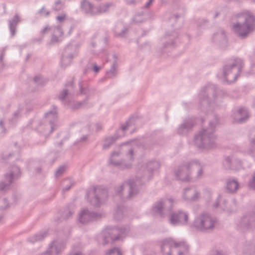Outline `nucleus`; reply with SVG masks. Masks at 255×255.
Wrapping results in <instances>:
<instances>
[{
  "label": "nucleus",
  "instance_id": "nucleus-53",
  "mask_svg": "<svg viewBox=\"0 0 255 255\" xmlns=\"http://www.w3.org/2000/svg\"><path fill=\"white\" fill-rule=\"evenodd\" d=\"M33 82L38 85H42L43 83V80L40 76H36L33 79Z\"/></svg>",
  "mask_w": 255,
  "mask_h": 255
},
{
  "label": "nucleus",
  "instance_id": "nucleus-41",
  "mask_svg": "<svg viewBox=\"0 0 255 255\" xmlns=\"http://www.w3.org/2000/svg\"><path fill=\"white\" fill-rule=\"evenodd\" d=\"M128 180H128L127 181H126V182H125V184H127L128 186H129V185H128V184L127 183V182H128ZM124 186H125V183H123V184H122L120 185V186H117V187H116L115 188V194H116V195H119L120 196H121V194H122V192H123V190H124ZM128 187H129V186H128ZM129 189H128V194H129ZM134 197H135V196H134ZM127 198L128 199H130V198H128V196H127Z\"/></svg>",
  "mask_w": 255,
  "mask_h": 255
},
{
  "label": "nucleus",
  "instance_id": "nucleus-2",
  "mask_svg": "<svg viewBox=\"0 0 255 255\" xmlns=\"http://www.w3.org/2000/svg\"><path fill=\"white\" fill-rule=\"evenodd\" d=\"M214 119L209 122V127L202 129L194 137L195 144L199 148L212 149L217 145V136L215 133L216 126L219 124L217 115H213Z\"/></svg>",
  "mask_w": 255,
  "mask_h": 255
},
{
  "label": "nucleus",
  "instance_id": "nucleus-51",
  "mask_svg": "<svg viewBox=\"0 0 255 255\" xmlns=\"http://www.w3.org/2000/svg\"><path fill=\"white\" fill-rule=\"evenodd\" d=\"M21 109H18L16 111L14 112L12 115V117L11 118L10 121L12 123H14L16 122V120L18 119L20 117V113L21 112Z\"/></svg>",
  "mask_w": 255,
  "mask_h": 255
},
{
  "label": "nucleus",
  "instance_id": "nucleus-60",
  "mask_svg": "<svg viewBox=\"0 0 255 255\" xmlns=\"http://www.w3.org/2000/svg\"><path fill=\"white\" fill-rule=\"evenodd\" d=\"M13 155V153H8V154H4L2 156V158L4 159V160H6V159H9V157L12 156Z\"/></svg>",
  "mask_w": 255,
  "mask_h": 255
},
{
  "label": "nucleus",
  "instance_id": "nucleus-43",
  "mask_svg": "<svg viewBox=\"0 0 255 255\" xmlns=\"http://www.w3.org/2000/svg\"><path fill=\"white\" fill-rule=\"evenodd\" d=\"M52 29L51 26H46L40 31V34L42 35L41 37L38 39H35L34 40L35 41L41 42L42 40L43 35L48 32L51 31V29Z\"/></svg>",
  "mask_w": 255,
  "mask_h": 255
},
{
  "label": "nucleus",
  "instance_id": "nucleus-50",
  "mask_svg": "<svg viewBox=\"0 0 255 255\" xmlns=\"http://www.w3.org/2000/svg\"><path fill=\"white\" fill-rule=\"evenodd\" d=\"M9 207L7 200L5 198L0 199V210H2Z\"/></svg>",
  "mask_w": 255,
  "mask_h": 255
},
{
  "label": "nucleus",
  "instance_id": "nucleus-7",
  "mask_svg": "<svg viewBox=\"0 0 255 255\" xmlns=\"http://www.w3.org/2000/svg\"><path fill=\"white\" fill-rule=\"evenodd\" d=\"M161 251L165 255H183L188 251V246L184 242L176 243L171 238L161 242Z\"/></svg>",
  "mask_w": 255,
  "mask_h": 255
},
{
  "label": "nucleus",
  "instance_id": "nucleus-62",
  "mask_svg": "<svg viewBox=\"0 0 255 255\" xmlns=\"http://www.w3.org/2000/svg\"><path fill=\"white\" fill-rule=\"evenodd\" d=\"M69 255H84L81 252H71Z\"/></svg>",
  "mask_w": 255,
  "mask_h": 255
},
{
  "label": "nucleus",
  "instance_id": "nucleus-16",
  "mask_svg": "<svg viewBox=\"0 0 255 255\" xmlns=\"http://www.w3.org/2000/svg\"><path fill=\"white\" fill-rule=\"evenodd\" d=\"M20 174V169L18 166H12L9 170V172L5 174V179L8 183H5L4 182H1L0 183V190L4 191L8 189L10 184L13 182V180L18 177Z\"/></svg>",
  "mask_w": 255,
  "mask_h": 255
},
{
  "label": "nucleus",
  "instance_id": "nucleus-40",
  "mask_svg": "<svg viewBox=\"0 0 255 255\" xmlns=\"http://www.w3.org/2000/svg\"><path fill=\"white\" fill-rule=\"evenodd\" d=\"M124 207L118 205L117 209L114 213V218L117 220H120L123 218Z\"/></svg>",
  "mask_w": 255,
  "mask_h": 255
},
{
  "label": "nucleus",
  "instance_id": "nucleus-52",
  "mask_svg": "<svg viewBox=\"0 0 255 255\" xmlns=\"http://www.w3.org/2000/svg\"><path fill=\"white\" fill-rule=\"evenodd\" d=\"M6 132V129L3 126V121L2 119L0 120V137L4 136Z\"/></svg>",
  "mask_w": 255,
  "mask_h": 255
},
{
  "label": "nucleus",
  "instance_id": "nucleus-30",
  "mask_svg": "<svg viewBox=\"0 0 255 255\" xmlns=\"http://www.w3.org/2000/svg\"><path fill=\"white\" fill-rule=\"evenodd\" d=\"M52 28L51 31L53 32L51 39V43H55L59 41V37L62 36L63 32L61 27L60 26H51Z\"/></svg>",
  "mask_w": 255,
  "mask_h": 255
},
{
  "label": "nucleus",
  "instance_id": "nucleus-17",
  "mask_svg": "<svg viewBox=\"0 0 255 255\" xmlns=\"http://www.w3.org/2000/svg\"><path fill=\"white\" fill-rule=\"evenodd\" d=\"M65 248V243L63 240H54L51 243L45 252L38 255H58L62 253Z\"/></svg>",
  "mask_w": 255,
  "mask_h": 255
},
{
  "label": "nucleus",
  "instance_id": "nucleus-11",
  "mask_svg": "<svg viewBox=\"0 0 255 255\" xmlns=\"http://www.w3.org/2000/svg\"><path fill=\"white\" fill-rule=\"evenodd\" d=\"M173 207V200L171 199H161L155 203L152 211L155 215L164 217L170 213Z\"/></svg>",
  "mask_w": 255,
  "mask_h": 255
},
{
  "label": "nucleus",
  "instance_id": "nucleus-34",
  "mask_svg": "<svg viewBox=\"0 0 255 255\" xmlns=\"http://www.w3.org/2000/svg\"><path fill=\"white\" fill-rule=\"evenodd\" d=\"M118 138V136L116 135L106 137L104 140L103 144V149L106 150L109 148V147L114 143Z\"/></svg>",
  "mask_w": 255,
  "mask_h": 255
},
{
  "label": "nucleus",
  "instance_id": "nucleus-36",
  "mask_svg": "<svg viewBox=\"0 0 255 255\" xmlns=\"http://www.w3.org/2000/svg\"><path fill=\"white\" fill-rule=\"evenodd\" d=\"M198 169L196 178L198 179L201 178L203 174V166L198 162V161H193L192 162V168Z\"/></svg>",
  "mask_w": 255,
  "mask_h": 255
},
{
  "label": "nucleus",
  "instance_id": "nucleus-12",
  "mask_svg": "<svg viewBox=\"0 0 255 255\" xmlns=\"http://www.w3.org/2000/svg\"><path fill=\"white\" fill-rule=\"evenodd\" d=\"M178 36V33L175 31L166 32L160 40L161 52H168L174 48L176 44Z\"/></svg>",
  "mask_w": 255,
  "mask_h": 255
},
{
  "label": "nucleus",
  "instance_id": "nucleus-35",
  "mask_svg": "<svg viewBox=\"0 0 255 255\" xmlns=\"http://www.w3.org/2000/svg\"><path fill=\"white\" fill-rule=\"evenodd\" d=\"M74 184V182L71 178H67L65 179L61 183L62 191L65 192L68 191Z\"/></svg>",
  "mask_w": 255,
  "mask_h": 255
},
{
  "label": "nucleus",
  "instance_id": "nucleus-38",
  "mask_svg": "<svg viewBox=\"0 0 255 255\" xmlns=\"http://www.w3.org/2000/svg\"><path fill=\"white\" fill-rule=\"evenodd\" d=\"M74 213V208L73 207H68L64 209L62 214V217L64 219H68L73 215Z\"/></svg>",
  "mask_w": 255,
  "mask_h": 255
},
{
  "label": "nucleus",
  "instance_id": "nucleus-9",
  "mask_svg": "<svg viewBox=\"0 0 255 255\" xmlns=\"http://www.w3.org/2000/svg\"><path fill=\"white\" fill-rule=\"evenodd\" d=\"M120 154V152L113 151L111 153V157L109 159L110 163L121 170L130 168L132 166L131 163L134 160V151L133 148H130L126 154V156L128 158V161H127L125 159H122L120 161H117L115 157L116 156H119Z\"/></svg>",
  "mask_w": 255,
  "mask_h": 255
},
{
  "label": "nucleus",
  "instance_id": "nucleus-48",
  "mask_svg": "<svg viewBox=\"0 0 255 255\" xmlns=\"http://www.w3.org/2000/svg\"><path fill=\"white\" fill-rule=\"evenodd\" d=\"M63 3L61 0H56L55 2V5L53 7V9L55 11H59L63 8Z\"/></svg>",
  "mask_w": 255,
  "mask_h": 255
},
{
  "label": "nucleus",
  "instance_id": "nucleus-61",
  "mask_svg": "<svg viewBox=\"0 0 255 255\" xmlns=\"http://www.w3.org/2000/svg\"><path fill=\"white\" fill-rule=\"evenodd\" d=\"M96 130L97 131H100L102 129V126L100 124H96L95 125Z\"/></svg>",
  "mask_w": 255,
  "mask_h": 255
},
{
  "label": "nucleus",
  "instance_id": "nucleus-58",
  "mask_svg": "<svg viewBox=\"0 0 255 255\" xmlns=\"http://www.w3.org/2000/svg\"><path fill=\"white\" fill-rule=\"evenodd\" d=\"M127 4L130 5H135L137 2L136 0H125Z\"/></svg>",
  "mask_w": 255,
  "mask_h": 255
},
{
  "label": "nucleus",
  "instance_id": "nucleus-23",
  "mask_svg": "<svg viewBox=\"0 0 255 255\" xmlns=\"http://www.w3.org/2000/svg\"><path fill=\"white\" fill-rule=\"evenodd\" d=\"M224 165L227 169L238 170L242 167V161L234 156H229L225 158Z\"/></svg>",
  "mask_w": 255,
  "mask_h": 255
},
{
  "label": "nucleus",
  "instance_id": "nucleus-1",
  "mask_svg": "<svg viewBox=\"0 0 255 255\" xmlns=\"http://www.w3.org/2000/svg\"><path fill=\"white\" fill-rule=\"evenodd\" d=\"M160 166V163L157 161H150L145 165H142L137 171L135 179H129L127 183L129 186L128 198L135 196L139 192L137 187L148 182L153 177V171L157 170Z\"/></svg>",
  "mask_w": 255,
  "mask_h": 255
},
{
  "label": "nucleus",
  "instance_id": "nucleus-57",
  "mask_svg": "<svg viewBox=\"0 0 255 255\" xmlns=\"http://www.w3.org/2000/svg\"><path fill=\"white\" fill-rule=\"evenodd\" d=\"M210 255H226L223 252L218 250L212 251Z\"/></svg>",
  "mask_w": 255,
  "mask_h": 255
},
{
  "label": "nucleus",
  "instance_id": "nucleus-31",
  "mask_svg": "<svg viewBox=\"0 0 255 255\" xmlns=\"http://www.w3.org/2000/svg\"><path fill=\"white\" fill-rule=\"evenodd\" d=\"M128 28L124 27L122 24H119L116 26L114 32L115 36L117 37H125L128 33Z\"/></svg>",
  "mask_w": 255,
  "mask_h": 255
},
{
  "label": "nucleus",
  "instance_id": "nucleus-63",
  "mask_svg": "<svg viewBox=\"0 0 255 255\" xmlns=\"http://www.w3.org/2000/svg\"><path fill=\"white\" fill-rule=\"evenodd\" d=\"M88 137V135H85L81 138L80 141H81V142L85 141L87 140Z\"/></svg>",
  "mask_w": 255,
  "mask_h": 255
},
{
  "label": "nucleus",
  "instance_id": "nucleus-32",
  "mask_svg": "<svg viewBox=\"0 0 255 255\" xmlns=\"http://www.w3.org/2000/svg\"><path fill=\"white\" fill-rule=\"evenodd\" d=\"M20 21V18L17 14L13 16L12 19L8 20L9 28L12 36L15 35L16 27Z\"/></svg>",
  "mask_w": 255,
  "mask_h": 255
},
{
  "label": "nucleus",
  "instance_id": "nucleus-28",
  "mask_svg": "<svg viewBox=\"0 0 255 255\" xmlns=\"http://www.w3.org/2000/svg\"><path fill=\"white\" fill-rule=\"evenodd\" d=\"M239 188V183L236 178H228L226 180V189L228 192L234 193Z\"/></svg>",
  "mask_w": 255,
  "mask_h": 255
},
{
  "label": "nucleus",
  "instance_id": "nucleus-45",
  "mask_svg": "<svg viewBox=\"0 0 255 255\" xmlns=\"http://www.w3.org/2000/svg\"><path fill=\"white\" fill-rule=\"evenodd\" d=\"M106 255H122V254L119 248H114L110 250L106 253Z\"/></svg>",
  "mask_w": 255,
  "mask_h": 255
},
{
  "label": "nucleus",
  "instance_id": "nucleus-37",
  "mask_svg": "<svg viewBox=\"0 0 255 255\" xmlns=\"http://www.w3.org/2000/svg\"><path fill=\"white\" fill-rule=\"evenodd\" d=\"M146 18L145 13L143 12H140L134 15L132 19V21L135 24H138L144 21Z\"/></svg>",
  "mask_w": 255,
  "mask_h": 255
},
{
  "label": "nucleus",
  "instance_id": "nucleus-21",
  "mask_svg": "<svg viewBox=\"0 0 255 255\" xmlns=\"http://www.w3.org/2000/svg\"><path fill=\"white\" fill-rule=\"evenodd\" d=\"M44 118L50 126V132L51 133L54 130L55 123L58 119L57 107L53 105L51 108L45 114Z\"/></svg>",
  "mask_w": 255,
  "mask_h": 255
},
{
  "label": "nucleus",
  "instance_id": "nucleus-33",
  "mask_svg": "<svg viewBox=\"0 0 255 255\" xmlns=\"http://www.w3.org/2000/svg\"><path fill=\"white\" fill-rule=\"evenodd\" d=\"M47 235L46 231L40 232L34 235L27 238V242L30 243H34L36 242L42 241Z\"/></svg>",
  "mask_w": 255,
  "mask_h": 255
},
{
  "label": "nucleus",
  "instance_id": "nucleus-20",
  "mask_svg": "<svg viewBox=\"0 0 255 255\" xmlns=\"http://www.w3.org/2000/svg\"><path fill=\"white\" fill-rule=\"evenodd\" d=\"M188 215L182 211H178L171 213L169 218V223L172 225L178 224H185L188 222Z\"/></svg>",
  "mask_w": 255,
  "mask_h": 255
},
{
  "label": "nucleus",
  "instance_id": "nucleus-29",
  "mask_svg": "<svg viewBox=\"0 0 255 255\" xmlns=\"http://www.w3.org/2000/svg\"><path fill=\"white\" fill-rule=\"evenodd\" d=\"M81 8L82 10L87 13L91 15L97 14V7H94L93 5L87 0H83L81 2Z\"/></svg>",
  "mask_w": 255,
  "mask_h": 255
},
{
  "label": "nucleus",
  "instance_id": "nucleus-5",
  "mask_svg": "<svg viewBox=\"0 0 255 255\" xmlns=\"http://www.w3.org/2000/svg\"><path fill=\"white\" fill-rule=\"evenodd\" d=\"M217 89L214 85H208L201 89L198 94V107L204 112L212 110L217 104Z\"/></svg>",
  "mask_w": 255,
  "mask_h": 255
},
{
  "label": "nucleus",
  "instance_id": "nucleus-46",
  "mask_svg": "<svg viewBox=\"0 0 255 255\" xmlns=\"http://www.w3.org/2000/svg\"><path fill=\"white\" fill-rule=\"evenodd\" d=\"M66 170V166L64 165L60 166L55 171V176L56 177L61 176Z\"/></svg>",
  "mask_w": 255,
  "mask_h": 255
},
{
  "label": "nucleus",
  "instance_id": "nucleus-55",
  "mask_svg": "<svg viewBox=\"0 0 255 255\" xmlns=\"http://www.w3.org/2000/svg\"><path fill=\"white\" fill-rule=\"evenodd\" d=\"M181 16V14H174L170 17L169 20L171 22L176 21L177 19Z\"/></svg>",
  "mask_w": 255,
  "mask_h": 255
},
{
  "label": "nucleus",
  "instance_id": "nucleus-3",
  "mask_svg": "<svg viewBox=\"0 0 255 255\" xmlns=\"http://www.w3.org/2000/svg\"><path fill=\"white\" fill-rule=\"evenodd\" d=\"M79 85L80 93L87 96L86 99L84 100L73 103H71L73 97V85L72 82L66 84V88L59 93L58 97V99L64 105L67 106L73 110L86 107L87 104L88 97L91 93V90L88 87H85L84 84L80 82Z\"/></svg>",
  "mask_w": 255,
  "mask_h": 255
},
{
  "label": "nucleus",
  "instance_id": "nucleus-26",
  "mask_svg": "<svg viewBox=\"0 0 255 255\" xmlns=\"http://www.w3.org/2000/svg\"><path fill=\"white\" fill-rule=\"evenodd\" d=\"M199 195V192L195 188L188 187L184 190L183 198L187 201H194L197 199Z\"/></svg>",
  "mask_w": 255,
  "mask_h": 255
},
{
  "label": "nucleus",
  "instance_id": "nucleus-22",
  "mask_svg": "<svg viewBox=\"0 0 255 255\" xmlns=\"http://www.w3.org/2000/svg\"><path fill=\"white\" fill-rule=\"evenodd\" d=\"M232 117L234 122L242 124L249 119V114L247 109L241 108L237 111L233 112Z\"/></svg>",
  "mask_w": 255,
  "mask_h": 255
},
{
  "label": "nucleus",
  "instance_id": "nucleus-47",
  "mask_svg": "<svg viewBox=\"0 0 255 255\" xmlns=\"http://www.w3.org/2000/svg\"><path fill=\"white\" fill-rule=\"evenodd\" d=\"M37 14L42 16H48L50 14V11L49 10H46L45 6H43L40 9H39L38 12Z\"/></svg>",
  "mask_w": 255,
  "mask_h": 255
},
{
  "label": "nucleus",
  "instance_id": "nucleus-64",
  "mask_svg": "<svg viewBox=\"0 0 255 255\" xmlns=\"http://www.w3.org/2000/svg\"><path fill=\"white\" fill-rule=\"evenodd\" d=\"M128 127H129V124H128V122H127L125 125H123L122 127V129L124 131L126 130L128 128Z\"/></svg>",
  "mask_w": 255,
  "mask_h": 255
},
{
  "label": "nucleus",
  "instance_id": "nucleus-6",
  "mask_svg": "<svg viewBox=\"0 0 255 255\" xmlns=\"http://www.w3.org/2000/svg\"><path fill=\"white\" fill-rule=\"evenodd\" d=\"M218 225V220L207 212H203L197 216L192 227L197 231L204 233L213 232Z\"/></svg>",
  "mask_w": 255,
  "mask_h": 255
},
{
  "label": "nucleus",
  "instance_id": "nucleus-56",
  "mask_svg": "<svg viewBox=\"0 0 255 255\" xmlns=\"http://www.w3.org/2000/svg\"><path fill=\"white\" fill-rule=\"evenodd\" d=\"M57 20L59 22H62L66 18V15H58L56 17Z\"/></svg>",
  "mask_w": 255,
  "mask_h": 255
},
{
  "label": "nucleus",
  "instance_id": "nucleus-54",
  "mask_svg": "<svg viewBox=\"0 0 255 255\" xmlns=\"http://www.w3.org/2000/svg\"><path fill=\"white\" fill-rule=\"evenodd\" d=\"M88 68H91L93 67V70L95 72H98L100 70V67L97 66L96 64L92 65V64H89L87 65Z\"/></svg>",
  "mask_w": 255,
  "mask_h": 255
},
{
  "label": "nucleus",
  "instance_id": "nucleus-44",
  "mask_svg": "<svg viewBox=\"0 0 255 255\" xmlns=\"http://www.w3.org/2000/svg\"><path fill=\"white\" fill-rule=\"evenodd\" d=\"M249 187L255 190V171L251 175V178L248 182Z\"/></svg>",
  "mask_w": 255,
  "mask_h": 255
},
{
  "label": "nucleus",
  "instance_id": "nucleus-49",
  "mask_svg": "<svg viewBox=\"0 0 255 255\" xmlns=\"http://www.w3.org/2000/svg\"><path fill=\"white\" fill-rule=\"evenodd\" d=\"M208 20L205 18H199L196 21V25L198 27H202L208 23Z\"/></svg>",
  "mask_w": 255,
  "mask_h": 255
},
{
  "label": "nucleus",
  "instance_id": "nucleus-14",
  "mask_svg": "<svg viewBox=\"0 0 255 255\" xmlns=\"http://www.w3.org/2000/svg\"><path fill=\"white\" fill-rule=\"evenodd\" d=\"M129 231V227L128 226L116 228L113 230V233H117L118 235L114 237L111 235V233L107 231L103 232L102 238L103 240V244L105 245L109 243L111 241H115L119 240L123 238L124 236H126Z\"/></svg>",
  "mask_w": 255,
  "mask_h": 255
},
{
  "label": "nucleus",
  "instance_id": "nucleus-18",
  "mask_svg": "<svg viewBox=\"0 0 255 255\" xmlns=\"http://www.w3.org/2000/svg\"><path fill=\"white\" fill-rule=\"evenodd\" d=\"M239 227L243 232L255 228V213L247 214L242 218Z\"/></svg>",
  "mask_w": 255,
  "mask_h": 255
},
{
  "label": "nucleus",
  "instance_id": "nucleus-4",
  "mask_svg": "<svg viewBox=\"0 0 255 255\" xmlns=\"http://www.w3.org/2000/svg\"><path fill=\"white\" fill-rule=\"evenodd\" d=\"M237 17L238 20L233 29L239 37L244 39L255 30V17L249 11L241 12Z\"/></svg>",
  "mask_w": 255,
  "mask_h": 255
},
{
  "label": "nucleus",
  "instance_id": "nucleus-39",
  "mask_svg": "<svg viewBox=\"0 0 255 255\" xmlns=\"http://www.w3.org/2000/svg\"><path fill=\"white\" fill-rule=\"evenodd\" d=\"M112 5V3H107L100 5L97 7V14L105 12L108 11L109 8Z\"/></svg>",
  "mask_w": 255,
  "mask_h": 255
},
{
  "label": "nucleus",
  "instance_id": "nucleus-42",
  "mask_svg": "<svg viewBox=\"0 0 255 255\" xmlns=\"http://www.w3.org/2000/svg\"><path fill=\"white\" fill-rule=\"evenodd\" d=\"M237 209V204L235 199H233L232 205L230 207H226L224 210L227 211L229 213H232L235 212Z\"/></svg>",
  "mask_w": 255,
  "mask_h": 255
},
{
  "label": "nucleus",
  "instance_id": "nucleus-59",
  "mask_svg": "<svg viewBox=\"0 0 255 255\" xmlns=\"http://www.w3.org/2000/svg\"><path fill=\"white\" fill-rule=\"evenodd\" d=\"M153 1L154 0H148L144 5V7L146 8H148L152 4Z\"/></svg>",
  "mask_w": 255,
  "mask_h": 255
},
{
  "label": "nucleus",
  "instance_id": "nucleus-8",
  "mask_svg": "<svg viewBox=\"0 0 255 255\" xmlns=\"http://www.w3.org/2000/svg\"><path fill=\"white\" fill-rule=\"evenodd\" d=\"M244 66V61L239 58H236L225 65L223 68V75L225 80L230 82L235 81L240 75Z\"/></svg>",
  "mask_w": 255,
  "mask_h": 255
},
{
  "label": "nucleus",
  "instance_id": "nucleus-10",
  "mask_svg": "<svg viewBox=\"0 0 255 255\" xmlns=\"http://www.w3.org/2000/svg\"><path fill=\"white\" fill-rule=\"evenodd\" d=\"M90 204L95 207H99L101 202L108 197V192L105 189L100 187H95L87 193Z\"/></svg>",
  "mask_w": 255,
  "mask_h": 255
},
{
  "label": "nucleus",
  "instance_id": "nucleus-25",
  "mask_svg": "<svg viewBox=\"0 0 255 255\" xmlns=\"http://www.w3.org/2000/svg\"><path fill=\"white\" fill-rule=\"evenodd\" d=\"M194 125V123L192 119L185 120L183 123L179 126L177 133L180 135H185L191 131Z\"/></svg>",
  "mask_w": 255,
  "mask_h": 255
},
{
  "label": "nucleus",
  "instance_id": "nucleus-24",
  "mask_svg": "<svg viewBox=\"0 0 255 255\" xmlns=\"http://www.w3.org/2000/svg\"><path fill=\"white\" fill-rule=\"evenodd\" d=\"M213 41L222 48H224L227 46L226 36L223 30H219L213 35Z\"/></svg>",
  "mask_w": 255,
  "mask_h": 255
},
{
  "label": "nucleus",
  "instance_id": "nucleus-13",
  "mask_svg": "<svg viewBox=\"0 0 255 255\" xmlns=\"http://www.w3.org/2000/svg\"><path fill=\"white\" fill-rule=\"evenodd\" d=\"M78 53V46L75 44L68 45L65 48L62 54L61 63L63 67L69 65L73 58L76 57Z\"/></svg>",
  "mask_w": 255,
  "mask_h": 255
},
{
  "label": "nucleus",
  "instance_id": "nucleus-19",
  "mask_svg": "<svg viewBox=\"0 0 255 255\" xmlns=\"http://www.w3.org/2000/svg\"><path fill=\"white\" fill-rule=\"evenodd\" d=\"M101 216V214L99 213L91 212L88 210L84 209L79 214L78 221L82 224H86L100 219Z\"/></svg>",
  "mask_w": 255,
  "mask_h": 255
},
{
  "label": "nucleus",
  "instance_id": "nucleus-27",
  "mask_svg": "<svg viewBox=\"0 0 255 255\" xmlns=\"http://www.w3.org/2000/svg\"><path fill=\"white\" fill-rule=\"evenodd\" d=\"M114 61L111 68L107 71L106 77L109 79H113L118 75V56L116 54L113 55Z\"/></svg>",
  "mask_w": 255,
  "mask_h": 255
},
{
  "label": "nucleus",
  "instance_id": "nucleus-15",
  "mask_svg": "<svg viewBox=\"0 0 255 255\" xmlns=\"http://www.w3.org/2000/svg\"><path fill=\"white\" fill-rule=\"evenodd\" d=\"M191 169L192 162H185L181 163L174 170L176 178L178 180L183 181H188L190 179Z\"/></svg>",
  "mask_w": 255,
  "mask_h": 255
}]
</instances>
